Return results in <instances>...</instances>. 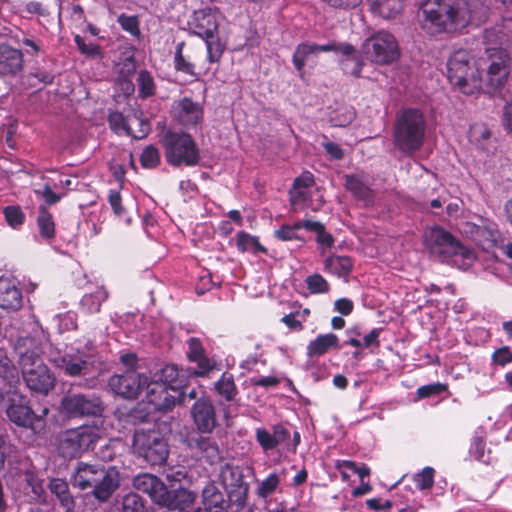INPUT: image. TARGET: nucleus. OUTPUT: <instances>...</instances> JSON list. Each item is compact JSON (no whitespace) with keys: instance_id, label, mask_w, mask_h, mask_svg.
<instances>
[{"instance_id":"37998d69","label":"nucleus","mask_w":512,"mask_h":512,"mask_svg":"<svg viewBox=\"0 0 512 512\" xmlns=\"http://www.w3.org/2000/svg\"><path fill=\"white\" fill-rule=\"evenodd\" d=\"M202 39L206 44L208 61L211 63L218 62L225 49V46L220 41L218 34H214L212 37H204Z\"/></svg>"},{"instance_id":"774afa93","label":"nucleus","mask_w":512,"mask_h":512,"mask_svg":"<svg viewBox=\"0 0 512 512\" xmlns=\"http://www.w3.org/2000/svg\"><path fill=\"white\" fill-rule=\"evenodd\" d=\"M494 363L504 366L512 361V353L507 347L496 350L492 355Z\"/></svg>"},{"instance_id":"72a5a7b5","label":"nucleus","mask_w":512,"mask_h":512,"mask_svg":"<svg viewBox=\"0 0 512 512\" xmlns=\"http://www.w3.org/2000/svg\"><path fill=\"white\" fill-rule=\"evenodd\" d=\"M346 188L366 204L373 201V192L359 175L346 176Z\"/></svg>"},{"instance_id":"13d9d810","label":"nucleus","mask_w":512,"mask_h":512,"mask_svg":"<svg viewBox=\"0 0 512 512\" xmlns=\"http://www.w3.org/2000/svg\"><path fill=\"white\" fill-rule=\"evenodd\" d=\"M118 22L125 31L135 36L139 35V22L136 16L122 14L118 17Z\"/></svg>"},{"instance_id":"4c0bfd02","label":"nucleus","mask_w":512,"mask_h":512,"mask_svg":"<svg viewBox=\"0 0 512 512\" xmlns=\"http://www.w3.org/2000/svg\"><path fill=\"white\" fill-rule=\"evenodd\" d=\"M220 478L223 485L230 490L239 488L243 484V475L239 467L225 465L221 469Z\"/></svg>"},{"instance_id":"4be33fe9","label":"nucleus","mask_w":512,"mask_h":512,"mask_svg":"<svg viewBox=\"0 0 512 512\" xmlns=\"http://www.w3.org/2000/svg\"><path fill=\"white\" fill-rule=\"evenodd\" d=\"M192 417L198 430L207 433L215 427L214 407L208 400L200 399L192 407Z\"/></svg>"},{"instance_id":"69168bd1","label":"nucleus","mask_w":512,"mask_h":512,"mask_svg":"<svg viewBox=\"0 0 512 512\" xmlns=\"http://www.w3.org/2000/svg\"><path fill=\"white\" fill-rule=\"evenodd\" d=\"M323 196L319 190H314L307 196V200L304 203L303 209L306 207L311 208L313 211L319 210L323 206Z\"/></svg>"},{"instance_id":"6e6552de","label":"nucleus","mask_w":512,"mask_h":512,"mask_svg":"<svg viewBox=\"0 0 512 512\" xmlns=\"http://www.w3.org/2000/svg\"><path fill=\"white\" fill-rule=\"evenodd\" d=\"M362 51L366 58L377 65H389L400 57L399 45L391 33L379 31L367 38Z\"/></svg>"},{"instance_id":"bf43d9fd","label":"nucleus","mask_w":512,"mask_h":512,"mask_svg":"<svg viewBox=\"0 0 512 512\" xmlns=\"http://www.w3.org/2000/svg\"><path fill=\"white\" fill-rule=\"evenodd\" d=\"M123 512H144V506L137 494H128L124 498Z\"/></svg>"},{"instance_id":"c85d7f7f","label":"nucleus","mask_w":512,"mask_h":512,"mask_svg":"<svg viewBox=\"0 0 512 512\" xmlns=\"http://www.w3.org/2000/svg\"><path fill=\"white\" fill-rule=\"evenodd\" d=\"M344 59L341 61L343 70L354 77H359L363 68V62L359 59L354 46L348 43L336 44V50Z\"/></svg>"},{"instance_id":"b1692460","label":"nucleus","mask_w":512,"mask_h":512,"mask_svg":"<svg viewBox=\"0 0 512 512\" xmlns=\"http://www.w3.org/2000/svg\"><path fill=\"white\" fill-rule=\"evenodd\" d=\"M23 68V55L18 49L0 44V75H16Z\"/></svg>"},{"instance_id":"c9c22d12","label":"nucleus","mask_w":512,"mask_h":512,"mask_svg":"<svg viewBox=\"0 0 512 512\" xmlns=\"http://www.w3.org/2000/svg\"><path fill=\"white\" fill-rule=\"evenodd\" d=\"M49 489L66 509V512H71L74 507V500L69 492L66 481L59 478L52 479L49 483Z\"/></svg>"},{"instance_id":"cd10ccee","label":"nucleus","mask_w":512,"mask_h":512,"mask_svg":"<svg viewBox=\"0 0 512 512\" xmlns=\"http://www.w3.org/2000/svg\"><path fill=\"white\" fill-rule=\"evenodd\" d=\"M102 469L96 465L79 463L73 474L72 484L80 489L94 488L99 476L102 475Z\"/></svg>"},{"instance_id":"f03ea898","label":"nucleus","mask_w":512,"mask_h":512,"mask_svg":"<svg viewBox=\"0 0 512 512\" xmlns=\"http://www.w3.org/2000/svg\"><path fill=\"white\" fill-rule=\"evenodd\" d=\"M19 365L27 387L47 394L54 386V378L40 358V348L31 338L20 339L16 345Z\"/></svg>"},{"instance_id":"ddd939ff","label":"nucleus","mask_w":512,"mask_h":512,"mask_svg":"<svg viewBox=\"0 0 512 512\" xmlns=\"http://www.w3.org/2000/svg\"><path fill=\"white\" fill-rule=\"evenodd\" d=\"M147 381L148 378L145 375L127 370L123 374L111 376L108 386L115 394L126 399H133L146 386Z\"/></svg>"},{"instance_id":"f257e3e1","label":"nucleus","mask_w":512,"mask_h":512,"mask_svg":"<svg viewBox=\"0 0 512 512\" xmlns=\"http://www.w3.org/2000/svg\"><path fill=\"white\" fill-rule=\"evenodd\" d=\"M422 27L430 33L451 32L471 20L465 0H427L422 8Z\"/></svg>"},{"instance_id":"a211bd4d","label":"nucleus","mask_w":512,"mask_h":512,"mask_svg":"<svg viewBox=\"0 0 512 512\" xmlns=\"http://www.w3.org/2000/svg\"><path fill=\"white\" fill-rule=\"evenodd\" d=\"M111 127L117 131H124L126 134L134 138H143L149 132L150 126L147 121L139 120L134 117L127 121L120 113H112L109 117Z\"/></svg>"},{"instance_id":"5701e85b","label":"nucleus","mask_w":512,"mask_h":512,"mask_svg":"<svg viewBox=\"0 0 512 512\" xmlns=\"http://www.w3.org/2000/svg\"><path fill=\"white\" fill-rule=\"evenodd\" d=\"M313 184V175L308 172L295 179L293 188L290 191V204L294 211L303 210L307 196L314 191L312 190Z\"/></svg>"},{"instance_id":"09e8293b","label":"nucleus","mask_w":512,"mask_h":512,"mask_svg":"<svg viewBox=\"0 0 512 512\" xmlns=\"http://www.w3.org/2000/svg\"><path fill=\"white\" fill-rule=\"evenodd\" d=\"M279 482V476L276 473H271L263 481L260 482L257 488V495L261 498H267L276 491Z\"/></svg>"},{"instance_id":"8fccbe9b","label":"nucleus","mask_w":512,"mask_h":512,"mask_svg":"<svg viewBox=\"0 0 512 512\" xmlns=\"http://www.w3.org/2000/svg\"><path fill=\"white\" fill-rule=\"evenodd\" d=\"M137 81L139 94L142 98L150 97L155 93L154 80L147 71H140Z\"/></svg>"},{"instance_id":"9d476101","label":"nucleus","mask_w":512,"mask_h":512,"mask_svg":"<svg viewBox=\"0 0 512 512\" xmlns=\"http://www.w3.org/2000/svg\"><path fill=\"white\" fill-rule=\"evenodd\" d=\"M2 399L6 403L8 418L19 426L34 428L35 422L48 414V408H44L42 414L37 416L28 405L26 397L16 390L7 391Z\"/></svg>"},{"instance_id":"bb28decb","label":"nucleus","mask_w":512,"mask_h":512,"mask_svg":"<svg viewBox=\"0 0 512 512\" xmlns=\"http://www.w3.org/2000/svg\"><path fill=\"white\" fill-rule=\"evenodd\" d=\"M187 355L190 361L196 362L198 364L199 371H193L194 375H204L216 367L215 360L209 359L204 355L202 344L196 338L189 339Z\"/></svg>"},{"instance_id":"f704fd0d","label":"nucleus","mask_w":512,"mask_h":512,"mask_svg":"<svg viewBox=\"0 0 512 512\" xmlns=\"http://www.w3.org/2000/svg\"><path fill=\"white\" fill-rule=\"evenodd\" d=\"M137 65L132 48H126L121 52L119 60L115 64V73L119 79L130 78L136 71Z\"/></svg>"},{"instance_id":"c756f323","label":"nucleus","mask_w":512,"mask_h":512,"mask_svg":"<svg viewBox=\"0 0 512 512\" xmlns=\"http://www.w3.org/2000/svg\"><path fill=\"white\" fill-rule=\"evenodd\" d=\"M464 232L470 233L472 238L475 241L481 243L484 247L485 245L488 247L494 245L499 236L497 227L492 222H488L482 226L466 223Z\"/></svg>"},{"instance_id":"7c9ffc66","label":"nucleus","mask_w":512,"mask_h":512,"mask_svg":"<svg viewBox=\"0 0 512 512\" xmlns=\"http://www.w3.org/2000/svg\"><path fill=\"white\" fill-rule=\"evenodd\" d=\"M339 348V339L333 333L320 334L307 346V355L311 358L326 354L331 349Z\"/></svg>"},{"instance_id":"a878e982","label":"nucleus","mask_w":512,"mask_h":512,"mask_svg":"<svg viewBox=\"0 0 512 512\" xmlns=\"http://www.w3.org/2000/svg\"><path fill=\"white\" fill-rule=\"evenodd\" d=\"M196 498L197 495L193 491L185 488H178L171 491L166 489L164 502H161L160 506L185 511L193 506Z\"/></svg>"},{"instance_id":"ea45409f","label":"nucleus","mask_w":512,"mask_h":512,"mask_svg":"<svg viewBox=\"0 0 512 512\" xmlns=\"http://www.w3.org/2000/svg\"><path fill=\"white\" fill-rule=\"evenodd\" d=\"M37 224L40 235L43 238L50 239L55 234V224L52 215L44 207H40L37 217Z\"/></svg>"},{"instance_id":"393cba45","label":"nucleus","mask_w":512,"mask_h":512,"mask_svg":"<svg viewBox=\"0 0 512 512\" xmlns=\"http://www.w3.org/2000/svg\"><path fill=\"white\" fill-rule=\"evenodd\" d=\"M119 481L120 476L116 468L102 469V475L94 486V496L100 501H106L119 486Z\"/></svg>"},{"instance_id":"e433bc0d","label":"nucleus","mask_w":512,"mask_h":512,"mask_svg":"<svg viewBox=\"0 0 512 512\" xmlns=\"http://www.w3.org/2000/svg\"><path fill=\"white\" fill-rule=\"evenodd\" d=\"M195 448L201 457L205 458L210 464L217 463L221 460V452L216 444L210 438L201 437L195 442Z\"/></svg>"},{"instance_id":"7ed1b4c3","label":"nucleus","mask_w":512,"mask_h":512,"mask_svg":"<svg viewBox=\"0 0 512 512\" xmlns=\"http://www.w3.org/2000/svg\"><path fill=\"white\" fill-rule=\"evenodd\" d=\"M426 122L418 109H406L397 117L394 144L404 154L419 150L424 142Z\"/></svg>"},{"instance_id":"e2e57ef3","label":"nucleus","mask_w":512,"mask_h":512,"mask_svg":"<svg viewBox=\"0 0 512 512\" xmlns=\"http://www.w3.org/2000/svg\"><path fill=\"white\" fill-rule=\"evenodd\" d=\"M298 230L299 229L296 227V223L294 225H283L275 231V236L282 241L297 239Z\"/></svg>"},{"instance_id":"0eeeda50","label":"nucleus","mask_w":512,"mask_h":512,"mask_svg":"<svg viewBox=\"0 0 512 512\" xmlns=\"http://www.w3.org/2000/svg\"><path fill=\"white\" fill-rule=\"evenodd\" d=\"M96 425H84L63 431L58 436V451L64 458H76L88 450L100 438Z\"/></svg>"},{"instance_id":"2f4dec72","label":"nucleus","mask_w":512,"mask_h":512,"mask_svg":"<svg viewBox=\"0 0 512 512\" xmlns=\"http://www.w3.org/2000/svg\"><path fill=\"white\" fill-rule=\"evenodd\" d=\"M370 11L383 19L396 17L403 8L401 0H369Z\"/></svg>"},{"instance_id":"79ce46f5","label":"nucleus","mask_w":512,"mask_h":512,"mask_svg":"<svg viewBox=\"0 0 512 512\" xmlns=\"http://www.w3.org/2000/svg\"><path fill=\"white\" fill-rule=\"evenodd\" d=\"M236 246L241 252L256 253L258 251H264V248L259 243L258 238L245 232L237 234Z\"/></svg>"},{"instance_id":"39448f33","label":"nucleus","mask_w":512,"mask_h":512,"mask_svg":"<svg viewBox=\"0 0 512 512\" xmlns=\"http://www.w3.org/2000/svg\"><path fill=\"white\" fill-rule=\"evenodd\" d=\"M161 143L169 164L193 166L198 163L199 150L189 134L167 131L162 136Z\"/></svg>"},{"instance_id":"412c9836","label":"nucleus","mask_w":512,"mask_h":512,"mask_svg":"<svg viewBox=\"0 0 512 512\" xmlns=\"http://www.w3.org/2000/svg\"><path fill=\"white\" fill-rule=\"evenodd\" d=\"M23 297L16 282L10 278H0V308L17 311L22 307Z\"/></svg>"},{"instance_id":"a18cd8bd","label":"nucleus","mask_w":512,"mask_h":512,"mask_svg":"<svg viewBox=\"0 0 512 512\" xmlns=\"http://www.w3.org/2000/svg\"><path fill=\"white\" fill-rule=\"evenodd\" d=\"M316 54L314 44L301 43L293 54V64L298 71H302L309 55Z\"/></svg>"},{"instance_id":"052dcab7","label":"nucleus","mask_w":512,"mask_h":512,"mask_svg":"<svg viewBox=\"0 0 512 512\" xmlns=\"http://www.w3.org/2000/svg\"><path fill=\"white\" fill-rule=\"evenodd\" d=\"M256 439L264 450H271L277 446L273 434L265 429L256 430Z\"/></svg>"},{"instance_id":"4d7b16f0","label":"nucleus","mask_w":512,"mask_h":512,"mask_svg":"<svg viewBox=\"0 0 512 512\" xmlns=\"http://www.w3.org/2000/svg\"><path fill=\"white\" fill-rule=\"evenodd\" d=\"M24 477L26 483L31 488L34 498L40 500L44 494L42 481L32 472H26Z\"/></svg>"},{"instance_id":"473e14b6","label":"nucleus","mask_w":512,"mask_h":512,"mask_svg":"<svg viewBox=\"0 0 512 512\" xmlns=\"http://www.w3.org/2000/svg\"><path fill=\"white\" fill-rule=\"evenodd\" d=\"M352 268V260L347 256L332 255L324 261V270L338 277L347 276Z\"/></svg>"},{"instance_id":"c03bdc74","label":"nucleus","mask_w":512,"mask_h":512,"mask_svg":"<svg viewBox=\"0 0 512 512\" xmlns=\"http://www.w3.org/2000/svg\"><path fill=\"white\" fill-rule=\"evenodd\" d=\"M490 136V129L482 123L472 125L469 131L470 141L481 149H485V143L490 139Z\"/></svg>"},{"instance_id":"f3484780","label":"nucleus","mask_w":512,"mask_h":512,"mask_svg":"<svg viewBox=\"0 0 512 512\" xmlns=\"http://www.w3.org/2000/svg\"><path fill=\"white\" fill-rule=\"evenodd\" d=\"M173 116L184 126L197 125L203 119V109L199 103L189 98L176 101L172 106Z\"/></svg>"},{"instance_id":"6ab92c4d","label":"nucleus","mask_w":512,"mask_h":512,"mask_svg":"<svg viewBox=\"0 0 512 512\" xmlns=\"http://www.w3.org/2000/svg\"><path fill=\"white\" fill-rule=\"evenodd\" d=\"M191 375H194L193 372L180 371L175 365H167L161 370L159 383H165L166 388L184 399L182 389L186 386Z\"/></svg>"},{"instance_id":"aec40b11","label":"nucleus","mask_w":512,"mask_h":512,"mask_svg":"<svg viewBox=\"0 0 512 512\" xmlns=\"http://www.w3.org/2000/svg\"><path fill=\"white\" fill-rule=\"evenodd\" d=\"M133 486L140 492L146 493L158 505L164 502L167 487L152 474H140L133 480Z\"/></svg>"},{"instance_id":"49530a36","label":"nucleus","mask_w":512,"mask_h":512,"mask_svg":"<svg viewBox=\"0 0 512 512\" xmlns=\"http://www.w3.org/2000/svg\"><path fill=\"white\" fill-rule=\"evenodd\" d=\"M215 388L226 400H232L236 395V386L231 375L223 374L215 383Z\"/></svg>"},{"instance_id":"20e7f679","label":"nucleus","mask_w":512,"mask_h":512,"mask_svg":"<svg viewBox=\"0 0 512 512\" xmlns=\"http://www.w3.org/2000/svg\"><path fill=\"white\" fill-rule=\"evenodd\" d=\"M450 83L464 94H473L483 88V78L473 57L465 50L455 51L447 63Z\"/></svg>"},{"instance_id":"6e6d98bb","label":"nucleus","mask_w":512,"mask_h":512,"mask_svg":"<svg viewBox=\"0 0 512 512\" xmlns=\"http://www.w3.org/2000/svg\"><path fill=\"white\" fill-rule=\"evenodd\" d=\"M306 284L311 293H325L329 290V284L320 274L307 277Z\"/></svg>"},{"instance_id":"a19ab883","label":"nucleus","mask_w":512,"mask_h":512,"mask_svg":"<svg viewBox=\"0 0 512 512\" xmlns=\"http://www.w3.org/2000/svg\"><path fill=\"white\" fill-rule=\"evenodd\" d=\"M107 298V293L103 288H98L94 293L85 295L82 298V307L88 313H95L100 310V306Z\"/></svg>"},{"instance_id":"9b49d317","label":"nucleus","mask_w":512,"mask_h":512,"mask_svg":"<svg viewBox=\"0 0 512 512\" xmlns=\"http://www.w3.org/2000/svg\"><path fill=\"white\" fill-rule=\"evenodd\" d=\"M102 411L100 399L93 395L68 394L60 404V412L67 417L98 416Z\"/></svg>"},{"instance_id":"680f3d73","label":"nucleus","mask_w":512,"mask_h":512,"mask_svg":"<svg viewBox=\"0 0 512 512\" xmlns=\"http://www.w3.org/2000/svg\"><path fill=\"white\" fill-rule=\"evenodd\" d=\"M446 390V386L441 383H433L429 385H424L418 388L417 395L418 398H427L432 395H437Z\"/></svg>"},{"instance_id":"603ef678","label":"nucleus","mask_w":512,"mask_h":512,"mask_svg":"<svg viewBox=\"0 0 512 512\" xmlns=\"http://www.w3.org/2000/svg\"><path fill=\"white\" fill-rule=\"evenodd\" d=\"M140 161L144 168H155L160 162L158 149L152 145L147 146L140 156Z\"/></svg>"},{"instance_id":"423d86ee","label":"nucleus","mask_w":512,"mask_h":512,"mask_svg":"<svg viewBox=\"0 0 512 512\" xmlns=\"http://www.w3.org/2000/svg\"><path fill=\"white\" fill-rule=\"evenodd\" d=\"M134 452L151 465L163 464L169 454L167 440L156 429H138L133 437Z\"/></svg>"},{"instance_id":"3c124183","label":"nucleus","mask_w":512,"mask_h":512,"mask_svg":"<svg viewBox=\"0 0 512 512\" xmlns=\"http://www.w3.org/2000/svg\"><path fill=\"white\" fill-rule=\"evenodd\" d=\"M203 505L205 510H211L212 507H219L223 498L220 492L214 486H207L203 489L202 493Z\"/></svg>"},{"instance_id":"338daca9","label":"nucleus","mask_w":512,"mask_h":512,"mask_svg":"<svg viewBox=\"0 0 512 512\" xmlns=\"http://www.w3.org/2000/svg\"><path fill=\"white\" fill-rule=\"evenodd\" d=\"M355 117V113L351 109H344L343 111H339L335 118L332 119L335 126H346L350 124Z\"/></svg>"},{"instance_id":"864d4df0","label":"nucleus","mask_w":512,"mask_h":512,"mask_svg":"<svg viewBox=\"0 0 512 512\" xmlns=\"http://www.w3.org/2000/svg\"><path fill=\"white\" fill-rule=\"evenodd\" d=\"M414 482L420 490L431 488L434 483V469L431 467L423 468L421 472L414 476Z\"/></svg>"},{"instance_id":"de8ad7c7","label":"nucleus","mask_w":512,"mask_h":512,"mask_svg":"<svg viewBox=\"0 0 512 512\" xmlns=\"http://www.w3.org/2000/svg\"><path fill=\"white\" fill-rule=\"evenodd\" d=\"M7 224L13 228H20L25 221V214L18 206H7L3 210Z\"/></svg>"},{"instance_id":"f8f14e48","label":"nucleus","mask_w":512,"mask_h":512,"mask_svg":"<svg viewBox=\"0 0 512 512\" xmlns=\"http://www.w3.org/2000/svg\"><path fill=\"white\" fill-rule=\"evenodd\" d=\"M145 392L146 406L144 410L148 415L155 411H168L177 401H184L177 394L170 393L165 383H159L158 380L147 381Z\"/></svg>"},{"instance_id":"dca6fc26","label":"nucleus","mask_w":512,"mask_h":512,"mask_svg":"<svg viewBox=\"0 0 512 512\" xmlns=\"http://www.w3.org/2000/svg\"><path fill=\"white\" fill-rule=\"evenodd\" d=\"M424 243L431 253L436 255L451 257L457 253L458 242L440 227L428 229L424 235Z\"/></svg>"},{"instance_id":"1a4fd4ad","label":"nucleus","mask_w":512,"mask_h":512,"mask_svg":"<svg viewBox=\"0 0 512 512\" xmlns=\"http://www.w3.org/2000/svg\"><path fill=\"white\" fill-rule=\"evenodd\" d=\"M489 65L486 71V78L483 86L493 91L502 87L508 79L512 67L511 54L502 48L488 50Z\"/></svg>"},{"instance_id":"4468645a","label":"nucleus","mask_w":512,"mask_h":512,"mask_svg":"<svg viewBox=\"0 0 512 512\" xmlns=\"http://www.w3.org/2000/svg\"><path fill=\"white\" fill-rule=\"evenodd\" d=\"M56 367L69 376L90 374L94 368L92 356L80 351H69L52 359Z\"/></svg>"},{"instance_id":"5fc2aeb1","label":"nucleus","mask_w":512,"mask_h":512,"mask_svg":"<svg viewBox=\"0 0 512 512\" xmlns=\"http://www.w3.org/2000/svg\"><path fill=\"white\" fill-rule=\"evenodd\" d=\"M182 47L183 44H179L176 49L174 58L175 69L190 76H194V65L184 58L182 54Z\"/></svg>"},{"instance_id":"2eb2a0df","label":"nucleus","mask_w":512,"mask_h":512,"mask_svg":"<svg viewBox=\"0 0 512 512\" xmlns=\"http://www.w3.org/2000/svg\"><path fill=\"white\" fill-rule=\"evenodd\" d=\"M222 15L217 8L205 7L196 10L189 22L194 34L200 38L212 37L218 34L219 23Z\"/></svg>"},{"instance_id":"0e129e2a","label":"nucleus","mask_w":512,"mask_h":512,"mask_svg":"<svg viewBox=\"0 0 512 512\" xmlns=\"http://www.w3.org/2000/svg\"><path fill=\"white\" fill-rule=\"evenodd\" d=\"M109 203L116 216L123 217L125 215L126 208L122 205V198L119 192L110 191Z\"/></svg>"},{"instance_id":"58836bf2","label":"nucleus","mask_w":512,"mask_h":512,"mask_svg":"<svg viewBox=\"0 0 512 512\" xmlns=\"http://www.w3.org/2000/svg\"><path fill=\"white\" fill-rule=\"evenodd\" d=\"M0 377L6 380L11 387L19 382L18 372L2 348H0Z\"/></svg>"}]
</instances>
